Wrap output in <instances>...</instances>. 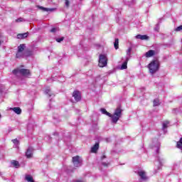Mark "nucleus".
I'll return each instance as SVG.
<instances>
[{"mask_svg": "<svg viewBox=\"0 0 182 182\" xmlns=\"http://www.w3.org/2000/svg\"><path fill=\"white\" fill-rule=\"evenodd\" d=\"M12 110L16 114H21V113H22V109H21L20 107H14V108H12Z\"/></svg>", "mask_w": 182, "mask_h": 182, "instance_id": "4468645a", "label": "nucleus"}, {"mask_svg": "<svg viewBox=\"0 0 182 182\" xmlns=\"http://www.w3.org/2000/svg\"><path fill=\"white\" fill-rule=\"evenodd\" d=\"M101 112L103 114H106V116L111 117L112 122L116 124V123H117V122H119V119H120V117H122V112H123V109H122V106H118L115 109L113 115H112V114H110V112H107L106 109H105V108H102Z\"/></svg>", "mask_w": 182, "mask_h": 182, "instance_id": "f257e3e1", "label": "nucleus"}, {"mask_svg": "<svg viewBox=\"0 0 182 182\" xmlns=\"http://www.w3.org/2000/svg\"><path fill=\"white\" fill-rule=\"evenodd\" d=\"M29 35L28 32L23 33H18L17 35L18 39H25V38H28V36Z\"/></svg>", "mask_w": 182, "mask_h": 182, "instance_id": "9d476101", "label": "nucleus"}, {"mask_svg": "<svg viewBox=\"0 0 182 182\" xmlns=\"http://www.w3.org/2000/svg\"><path fill=\"white\" fill-rule=\"evenodd\" d=\"M24 55H25V53H21L20 51H17L16 54V58L17 59H21V58H23Z\"/></svg>", "mask_w": 182, "mask_h": 182, "instance_id": "dca6fc26", "label": "nucleus"}, {"mask_svg": "<svg viewBox=\"0 0 182 182\" xmlns=\"http://www.w3.org/2000/svg\"><path fill=\"white\" fill-rule=\"evenodd\" d=\"M50 32L54 33V32H56V28H53L50 31Z\"/></svg>", "mask_w": 182, "mask_h": 182, "instance_id": "2f4dec72", "label": "nucleus"}, {"mask_svg": "<svg viewBox=\"0 0 182 182\" xmlns=\"http://www.w3.org/2000/svg\"><path fill=\"white\" fill-rule=\"evenodd\" d=\"M114 46L116 50L119 49V38H116L114 43Z\"/></svg>", "mask_w": 182, "mask_h": 182, "instance_id": "aec40b11", "label": "nucleus"}, {"mask_svg": "<svg viewBox=\"0 0 182 182\" xmlns=\"http://www.w3.org/2000/svg\"><path fill=\"white\" fill-rule=\"evenodd\" d=\"M168 124H170V122L168 121H165L164 123H163V129H167Z\"/></svg>", "mask_w": 182, "mask_h": 182, "instance_id": "b1692460", "label": "nucleus"}, {"mask_svg": "<svg viewBox=\"0 0 182 182\" xmlns=\"http://www.w3.org/2000/svg\"><path fill=\"white\" fill-rule=\"evenodd\" d=\"M0 117H1V114H0Z\"/></svg>", "mask_w": 182, "mask_h": 182, "instance_id": "c9c22d12", "label": "nucleus"}, {"mask_svg": "<svg viewBox=\"0 0 182 182\" xmlns=\"http://www.w3.org/2000/svg\"><path fill=\"white\" fill-rule=\"evenodd\" d=\"M99 150V143H95V145L91 148V153H97Z\"/></svg>", "mask_w": 182, "mask_h": 182, "instance_id": "f8f14e48", "label": "nucleus"}, {"mask_svg": "<svg viewBox=\"0 0 182 182\" xmlns=\"http://www.w3.org/2000/svg\"><path fill=\"white\" fill-rule=\"evenodd\" d=\"M16 22H23V18H18L16 19Z\"/></svg>", "mask_w": 182, "mask_h": 182, "instance_id": "c756f323", "label": "nucleus"}, {"mask_svg": "<svg viewBox=\"0 0 182 182\" xmlns=\"http://www.w3.org/2000/svg\"><path fill=\"white\" fill-rule=\"evenodd\" d=\"M65 39V37H61L60 38H56L55 41L56 42H58V43H60V42H63V41Z\"/></svg>", "mask_w": 182, "mask_h": 182, "instance_id": "393cba45", "label": "nucleus"}, {"mask_svg": "<svg viewBox=\"0 0 182 182\" xmlns=\"http://www.w3.org/2000/svg\"><path fill=\"white\" fill-rule=\"evenodd\" d=\"M148 68L151 75H154L160 69V63L159 60H153L148 65Z\"/></svg>", "mask_w": 182, "mask_h": 182, "instance_id": "f03ea898", "label": "nucleus"}, {"mask_svg": "<svg viewBox=\"0 0 182 182\" xmlns=\"http://www.w3.org/2000/svg\"><path fill=\"white\" fill-rule=\"evenodd\" d=\"M137 174L139 176L141 180H147V176H146V172L144 171H139Z\"/></svg>", "mask_w": 182, "mask_h": 182, "instance_id": "6e6552de", "label": "nucleus"}, {"mask_svg": "<svg viewBox=\"0 0 182 182\" xmlns=\"http://www.w3.org/2000/svg\"><path fill=\"white\" fill-rule=\"evenodd\" d=\"M73 97H74L75 102H80V100H82V92L79 90H74Z\"/></svg>", "mask_w": 182, "mask_h": 182, "instance_id": "20e7f679", "label": "nucleus"}, {"mask_svg": "<svg viewBox=\"0 0 182 182\" xmlns=\"http://www.w3.org/2000/svg\"><path fill=\"white\" fill-rule=\"evenodd\" d=\"M11 164L14 166V167H15L16 168H18L19 167V162L18 161L16 160H13L11 161Z\"/></svg>", "mask_w": 182, "mask_h": 182, "instance_id": "a211bd4d", "label": "nucleus"}, {"mask_svg": "<svg viewBox=\"0 0 182 182\" xmlns=\"http://www.w3.org/2000/svg\"><path fill=\"white\" fill-rule=\"evenodd\" d=\"M73 163L75 167H79V166H80V164L82 163V161L80 160V156H73Z\"/></svg>", "mask_w": 182, "mask_h": 182, "instance_id": "39448f33", "label": "nucleus"}, {"mask_svg": "<svg viewBox=\"0 0 182 182\" xmlns=\"http://www.w3.org/2000/svg\"><path fill=\"white\" fill-rule=\"evenodd\" d=\"M33 147L29 146L26 151V157L27 159H32L33 156Z\"/></svg>", "mask_w": 182, "mask_h": 182, "instance_id": "0eeeda50", "label": "nucleus"}, {"mask_svg": "<svg viewBox=\"0 0 182 182\" xmlns=\"http://www.w3.org/2000/svg\"><path fill=\"white\" fill-rule=\"evenodd\" d=\"M25 180L28 182H35V181H33V177L31 175H26Z\"/></svg>", "mask_w": 182, "mask_h": 182, "instance_id": "2eb2a0df", "label": "nucleus"}, {"mask_svg": "<svg viewBox=\"0 0 182 182\" xmlns=\"http://www.w3.org/2000/svg\"><path fill=\"white\" fill-rule=\"evenodd\" d=\"M45 92L46 93V95H48V96H50V97L53 96V94L50 91V88L46 89Z\"/></svg>", "mask_w": 182, "mask_h": 182, "instance_id": "412c9836", "label": "nucleus"}, {"mask_svg": "<svg viewBox=\"0 0 182 182\" xmlns=\"http://www.w3.org/2000/svg\"><path fill=\"white\" fill-rule=\"evenodd\" d=\"M102 166L105 167H108L109 166V164L106 163V162H102Z\"/></svg>", "mask_w": 182, "mask_h": 182, "instance_id": "7c9ffc66", "label": "nucleus"}, {"mask_svg": "<svg viewBox=\"0 0 182 182\" xmlns=\"http://www.w3.org/2000/svg\"><path fill=\"white\" fill-rule=\"evenodd\" d=\"M132 52V48H129L127 50V53H130Z\"/></svg>", "mask_w": 182, "mask_h": 182, "instance_id": "72a5a7b5", "label": "nucleus"}, {"mask_svg": "<svg viewBox=\"0 0 182 182\" xmlns=\"http://www.w3.org/2000/svg\"><path fill=\"white\" fill-rule=\"evenodd\" d=\"M153 103H154V107L159 106L160 105V100H159V99H156V100H154Z\"/></svg>", "mask_w": 182, "mask_h": 182, "instance_id": "5701e85b", "label": "nucleus"}, {"mask_svg": "<svg viewBox=\"0 0 182 182\" xmlns=\"http://www.w3.org/2000/svg\"><path fill=\"white\" fill-rule=\"evenodd\" d=\"M127 68V60L122 63V65L121 66V69L124 70Z\"/></svg>", "mask_w": 182, "mask_h": 182, "instance_id": "4be33fe9", "label": "nucleus"}, {"mask_svg": "<svg viewBox=\"0 0 182 182\" xmlns=\"http://www.w3.org/2000/svg\"><path fill=\"white\" fill-rule=\"evenodd\" d=\"M39 9H42L44 12H49L53 11V9L45 8L43 6H38Z\"/></svg>", "mask_w": 182, "mask_h": 182, "instance_id": "f3484780", "label": "nucleus"}, {"mask_svg": "<svg viewBox=\"0 0 182 182\" xmlns=\"http://www.w3.org/2000/svg\"><path fill=\"white\" fill-rule=\"evenodd\" d=\"M156 55V52L153 50H149L145 53L146 58H151V56H154Z\"/></svg>", "mask_w": 182, "mask_h": 182, "instance_id": "9b49d317", "label": "nucleus"}, {"mask_svg": "<svg viewBox=\"0 0 182 182\" xmlns=\"http://www.w3.org/2000/svg\"><path fill=\"white\" fill-rule=\"evenodd\" d=\"M19 70H21V69H14L12 71L13 75H18V73H19Z\"/></svg>", "mask_w": 182, "mask_h": 182, "instance_id": "a878e982", "label": "nucleus"}, {"mask_svg": "<svg viewBox=\"0 0 182 182\" xmlns=\"http://www.w3.org/2000/svg\"><path fill=\"white\" fill-rule=\"evenodd\" d=\"M65 6H67V8H69V5H70V1H69V0H65Z\"/></svg>", "mask_w": 182, "mask_h": 182, "instance_id": "c85d7f7f", "label": "nucleus"}, {"mask_svg": "<svg viewBox=\"0 0 182 182\" xmlns=\"http://www.w3.org/2000/svg\"><path fill=\"white\" fill-rule=\"evenodd\" d=\"M75 182H85V181H83V179H77Z\"/></svg>", "mask_w": 182, "mask_h": 182, "instance_id": "473e14b6", "label": "nucleus"}, {"mask_svg": "<svg viewBox=\"0 0 182 182\" xmlns=\"http://www.w3.org/2000/svg\"><path fill=\"white\" fill-rule=\"evenodd\" d=\"M12 142H13L14 144H19V141L18 140V139H12Z\"/></svg>", "mask_w": 182, "mask_h": 182, "instance_id": "cd10ccee", "label": "nucleus"}, {"mask_svg": "<svg viewBox=\"0 0 182 182\" xmlns=\"http://www.w3.org/2000/svg\"><path fill=\"white\" fill-rule=\"evenodd\" d=\"M176 32H180V31H182V25L178 26L176 29H175Z\"/></svg>", "mask_w": 182, "mask_h": 182, "instance_id": "bb28decb", "label": "nucleus"}, {"mask_svg": "<svg viewBox=\"0 0 182 182\" xmlns=\"http://www.w3.org/2000/svg\"><path fill=\"white\" fill-rule=\"evenodd\" d=\"M103 159H106L105 155H103V156H102V160H103Z\"/></svg>", "mask_w": 182, "mask_h": 182, "instance_id": "f704fd0d", "label": "nucleus"}, {"mask_svg": "<svg viewBox=\"0 0 182 182\" xmlns=\"http://www.w3.org/2000/svg\"><path fill=\"white\" fill-rule=\"evenodd\" d=\"M24 55L25 56L28 57V56H32V50H26L25 52H24Z\"/></svg>", "mask_w": 182, "mask_h": 182, "instance_id": "6ab92c4d", "label": "nucleus"}, {"mask_svg": "<svg viewBox=\"0 0 182 182\" xmlns=\"http://www.w3.org/2000/svg\"><path fill=\"white\" fill-rule=\"evenodd\" d=\"M26 49V44H20L18 46V52H21L22 53H24L23 50Z\"/></svg>", "mask_w": 182, "mask_h": 182, "instance_id": "ddd939ff", "label": "nucleus"}, {"mask_svg": "<svg viewBox=\"0 0 182 182\" xmlns=\"http://www.w3.org/2000/svg\"><path fill=\"white\" fill-rule=\"evenodd\" d=\"M19 73L22 75V76H26V77L31 76V70L29 69H25V68H21L19 70Z\"/></svg>", "mask_w": 182, "mask_h": 182, "instance_id": "423d86ee", "label": "nucleus"}, {"mask_svg": "<svg viewBox=\"0 0 182 182\" xmlns=\"http://www.w3.org/2000/svg\"><path fill=\"white\" fill-rule=\"evenodd\" d=\"M107 65V57L106 55L101 54L99 58V66L100 68H105Z\"/></svg>", "mask_w": 182, "mask_h": 182, "instance_id": "7ed1b4c3", "label": "nucleus"}, {"mask_svg": "<svg viewBox=\"0 0 182 182\" xmlns=\"http://www.w3.org/2000/svg\"><path fill=\"white\" fill-rule=\"evenodd\" d=\"M136 39H140L141 41H147L149 40V36L138 34L136 36Z\"/></svg>", "mask_w": 182, "mask_h": 182, "instance_id": "1a4fd4ad", "label": "nucleus"}]
</instances>
